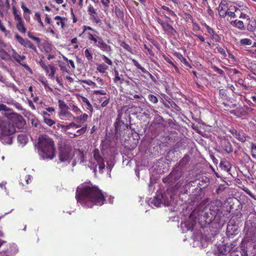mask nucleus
<instances>
[{
  "label": "nucleus",
  "instance_id": "412c9836",
  "mask_svg": "<svg viewBox=\"0 0 256 256\" xmlns=\"http://www.w3.org/2000/svg\"><path fill=\"white\" fill-rule=\"evenodd\" d=\"M88 115L84 113L80 114L78 116H74V120L76 122L84 123L87 121Z\"/></svg>",
  "mask_w": 256,
  "mask_h": 256
},
{
  "label": "nucleus",
  "instance_id": "2f4dec72",
  "mask_svg": "<svg viewBox=\"0 0 256 256\" xmlns=\"http://www.w3.org/2000/svg\"><path fill=\"white\" fill-rule=\"evenodd\" d=\"M6 44L0 40V53L1 54V57L2 58H4V56H7V52L4 50V48H6Z\"/></svg>",
  "mask_w": 256,
  "mask_h": 256
},
{
  "label": "nucleus",
  "instance_id": "dca6fc26",
  "mask_svg": "<svg viewBox=\"0 0 256 256\" xmlns=\"http://www.w3.org/2000/svg\"><path fill=\"white\" fill-rule=\"evenodd\" d=\"M182 176L181 170H174L168 176V180L170 182H174L178 180Z\"/></svg>",
  "mask_w": 256,
  "mask_h": 256
},
{
  "label": "nucleus",
  "instance_id": "e433bc0d",
  "mask_svg": "<svg viewBox=\"0 0 256 256\" xmlns=\"http://www.w3.org/2000/svg\"><path fill=\"white\" fill-rule=\"evenodd\" d=\"M15 38L16 40L22 46H25L26 44V42H28V39H24L22 36H19L18 34H16L15 35Z\"/></svg>",
  "mask_w": 256,
  "mask_h": 256
},
{
  "label": "nucleus",
  "instance_id": "79ce46f5",
  "mask_svg": "<svg viewBox=\"0 0 256 256\" xmlns=\"http://www.w3.org/2000/svg\"><path fill=\"white\" fill-rule=\"evenodd\" d=\"M84 56L86 59L88 60H91L93 58V56L92 53L90 52V51L89 50V49L86 48L84 52Z\"/></svg>",
  "mask_w": 256,
  "mask_h": 256
},
{
  "label": "nucleus",
  "instance_id": "ea45409f",
  "mask_svg": "<svg viewBox=\"0 0 256 256\" xmlns=\"http://www.w3.org/2000/svg\"><path fill=\"white\" fill-rule=\"evenodd\" d=\"M13 10V14L14 17V20L18 22L22 20L20 14H18V10L14 6L12 8Z\"/></svg>",
  "mask_w": 256,
  "mask_h": 256
},
{
  "label": "nucleus",
  "instance_id": "cd10ccee",
  "mask_svg": "<svg viewBox=\"0 0 256 256\" xmlns=\"http://www.w3.org/2000/svg\"><path fill=\"white\" fill-rule=\"evenodd\" d=\"M220 166L222 170L226 172H229L230 170V164L227 161L221 162Z\"/></svg>",
  "mask_w": 256,
  "mask_h": 256
},
{
  "label": "nucleus",
  "instance_id": "72a5a7b5",
  "mask_svg": "<svg viewBox=\"0 0 256 256\" xmlns=\"http://www.w3.org/2000/svg\"><path fill=\"white\" fill-rule=\"evenodd\" d=\"M58 106L60 108V110H66L69 109V107L66 104L64 101L62 100H58Z\"/></svg>",
  "mask_w": 256,
  "mask_h": 256
},
{
  "label": "nucleus",
  "instance_id": "c85d7f7f",
  "mask_svg": "<svg viewBox=\"0 0 256 256\" xmlns=\"http://www.w3.org/2000/svg\"><path fill=\"white\" fill-rule=\"evenodd\" d=\"M81 98L82 102L86 104L87 110L92 112L94 110L93 107L88 100L83 96H81Z\"/></svg>",
  "mask_w": 256,
  "mask_h": 256
},
{
  "label": "nucleus",
  "instance_id": "9b49d317",
  "mask_svg": "<svg viewBox=\"0 0 256 256\" xmlns=\"http://www.w3.org/2000/svg\"><path fill=\"white\" fill-rule=\"evenodd\" d=\"M12 57L21 66L24 67L27 70L30 71L31 70L30 67L25 63L22 62L20 61L23 60L26 58V56H20V55L14 49L12 48Z\"/></svg>",
  "mask_w": 256,
  "mask_h": 256
},
{
  "label": "nucleus",
  "instance_id": "f3484780",
  "mask_svg": "<svg viewBox=\"0 0 256 256\" xmlns=\"http://www.w3.org/2000/svg\"><path fill=\"white\" fill-rule=\"evenodd\" d=\"M58 116L60 118L64 120H74V116L72 114L71 112L68 111V110H60L58 113Z\"/></svg>",
  "mask_w": 256,
  "mask_h": 256
},
{
  "label": "nucleus",
  "instance_id": "3c124183",
  "mask_svg": "<svg viewBox=\"0 0 256 256\" xmlns=\"http://www.w3.org/2000/svg\"><path fill=\"white\" fill-rule=\"evenodd\" d=\"M236 12H234V10H229L228 8V10L226 13V16H228L232 18H234L236 17V14H235Z\"/></svg>",
  "mask_w": 256,
  "mask_h": 256
},
{
  "label": "nucleus",
  "instance_id": "603ef678",
  "mask_svg": "<svg viewBox=\"0 0 256 256\" xmlns=\"http://www.w3.org/2000/svg\"><path fill=\"white\" fill-rule=\"evenodd\" d=\"M28 36L29 38H31L32 40H34L36 42L39 44L40 42V38L34 36L32 35V34L30 32H28Z\"/></svg>",
  "mask_w": 256,
  "mask_h": 256
},
{
  "label": "nucleus",
  "instance_id": "f704fd0d",
  "mask_svg": "<svg viewBox=\"0 0 256 256\" xmlns=\"http://www.w3.org/2000/svg\"><path fill=\"white\" fill-rule=\"evenodd\" d=\"M15 38L16 40L22 46H25L26 44V42H28V39H24L22 36H19L18 34H16L15 35Z\"/></svg>",
  "mask_w": 256,
  "mask_h": 256
},
{
  "label": "nucleus",
  "instance_id": "864d4df0",
  "mask_svg": "<svg viewBox=\"0 0 256 256\" xmlns=\"http://www.w3.org/2000/svg\"><path fill=\"white\" fill-rule=\"evenodd\" d=\"M120 46L124 48L126 50L131 52L132 49L129 44H127L124 42H122L120 43Z\"/></svg>",
  "mask_w": 256,
  "mask_h": 256
},
{
  "label": "nucleus",
  "instance_id": "f03ea898",
  "mask_svg": "<svg viewBox=\"0 0 256 256\" xmlns=\"http://www.w3.org/2000/svg\"><path fill=\"white\" fill-rule=\"evenodd\" d=\"M38 153L43 159L52 160L55 156L54 141L46 135L39 136L38 142Z\"/></svg>",
  "mask_w": 256,
  "mask_h": 256
},
{
  "label": "nucleus",
  "instance_id": "a878e982",
  "mask_svg": "<svg viewBox=\"0 0 256 256\" xmlns=\"http://www.w3.org/2000/svg\"><path fill=\"white\" fill-rule=\"evenodd\" d=\"M175 56L180 60L182 62L184 63L186 66H188L190 68H192L191 65L188 63L186 58H184L180 53L176 52Z\"/></svg>",
  "mask_w": 256,
  "mask_h": 256
},
{
  "label": "nucleus",
  "instance_id": "2eb2a0df",
  "mask_svg": "<svg viewBox=\"0 0 256 256\" xmlns=\"http://www.w3.org/2000/svg\"><path fill=\"white\" fill-rule=\"evenodd\" d=\"M88 12L90 16V18L94 22H96V24L100 22V20L98 16L96 10L91 4H90L88 6Z\"/></svg>",
  "mask_w": 256,
  "mask_h": 256
},
{
  "label": "nucleus",
  "instance_id": "338daca9",
  "mask_svg": "<svg viewBox=\"0 0 256 256\" xmlns=\"http://www.w3.org/2000/svg\"><path fill=\"white\" fill-rule=\"evenodd\" d=\"M86 126H85L82 127L80 129L78 130L76 132L78 134H82L86 132Z\"/></svg>",
  "mask_w": 256,
  "mask_h": 256
},
{
  "label": "nucleus",
  "instance_id": "e2e57ef3",
  "mask_svg": "<svg viewBox=\"0 0 256 256\" xmlns=\"http://www.w3.org/2000/svg\"><path fill=\"white\" fill-rule=\"evenodd\" d=\"M80 84H86L87 85H88V86H92V84H93V82H92L91 80H80Z\"/></svg>",
  "mask_w": 256,
  "mask_h": 256
},
{
  "label": "nucleus",
  "instance_id": "6ab92c4d",
  "mask_svg": "<svg viewBox=\"0 0 256 256\" xmlns=\"http://www.w3.org/2000/svg\"><path fill=\"white\" fill-rule=\"evenodd\" d=\"M229 10H234V12H248V8L244 4H236V6H230L228 7Z\"/></svg>",
  "mask_w": 256,
  "mask_h": 256
},
{
  "label": "nucleus",
  "instance_id": "4be33fe9",
  "mask_svg": "<svg viewBox=\"0 0 256 256\" xmlns=\"http://www.w3.org/2000/svg\"><path fill=\"white\" fill-rule=\"evenodd\" d=\"M256 29V22L254 19L248 20L247 25V30L250 32H254Z\"/></svg>",
  "mask_w": 256,
  "mask_h": 256
},
{
  "label": "nucleus",
  "instance_id": "aec40b11",
  "mask_svg": "<svg viewBox=\"0 0 256 256\" xmlns=\"http://www.w3.org/2000/svg\"><path fill=\"white\" fill-rule=\"evenodd\" d=\"M222 144L224 150L228 154L232 152L233 148L230 142L228 140H224L222 141Z\"/></svg>",
  "mask_w": 256,
  "mask_h": 256
},
{
  "label": "nucleus",
  "instance_id": "de8ad7c7",
  "mask_svg": "<svg viewBox=\"0 0 256 256\" xmlns=\"http://www.w3.org/2000/svg\"><path fill=\"white\" fill-rule=\"evenodd\" d=\"M148 100L153 104H156L158 102V98L152 94H150L148 96Z\"/></svg>",
  "mask_w": 256,
  "mask_h": 256
},
{
  "label": "nucleus",
  "instance_id": "5701e85b",
  "mask_svg": "<svg viewBox=\"0 0 256 256\" xmlns=\"http://www.w3.org/2000/svg\"><path fill=\"white\" fill-rule=\"evenodd\" d=\"M231 24L233 26L238 28L240 30H244V25L242 21L236 20L231 22Z\"/></svg>",
  "mask_w": 256,
  "mask_h": 256
},
{
  "label": "nucleus",
  "instance_id": "13d9d810",
  "mask_svg": "<svg viewBox=\"0 0 256 256\" xmlns=\"http://www.w3.org/2000/svg\"><path fill=\"white\" fill-rule=\"evenodd\" d=\"M216 49L218 52H220L224 57L225 58L226 56V54L224 48L218 46L216 47Z\"/></svg>",
  "mask_w": 256,
  "mask_h": 256
},
{
  "label": "nucleus",
  "instance_id": "1a4fd4ad",
  "mask_svg": "<svg viewBox=\"0 0 256 256\" xmlns=\"http://www.w3.org/2000/svg\"><path fill=\"white\" fill-rule=\"evenodd\" d=\"M226 233L228 238L232 237L238 233V226L232 220H230L228 224Z\"/></svg>",
  "mask_w": 256,
  "mask_h": 256
},
{
  "label": "nucleus",
  "instance_id": "ddd939ff",
  "mask_svg": "<svg viewBox=\"0 0 256 256\" xmlns=\"http://www.w3.org/2000/svg\"><path fill=\"white\" fill-rule=\"evenodd\" d=\"M40 66L43 68V69L45 70L46 74H48L49 72V69L50 70V73L48 74V77L52 79L54 78V76L56 72V68L53 64H50L48 66H47L45 62L40 60L39 62Z\"/></svg>",
  "mask_w": 256,
  "mask_h": 256
},
{
  "label": "nucleus",
  "instance_id": "393cba45",
  "mask_svg": "<svg viewBox=\"0 0 256 256\" xmlns=\"http://www.w3.org/2000/svg\"><path fill=\"white\" fill-rule=\"evenodd\" d=\"M3 102L8 104L14 106L18 108H20V107H21L19 103L15 102L13 99L11 98H4Z\"/></svg>",
  "mask_w": 256,
  "mask_h": 256
},
{
  "label": "nucleus",
  "instance_id": "a211bd4d",
  "mask_svg": "<svg viewBox=\"0 0 256 256\" xmlns=\"http://www.w3.org/2000/svg\"><path fill=\"white\" fill-rule=\"evenodd\" d=\"M196 220L193 218V214H191L188 218L184 222L183 224L188 230H192L196 224Z\"/></svg>",
  "mask_w": 256,
  "mask_h": 256
},
{
  "label": "nucleus",
  "instance_id": "b1692460",
  "mask_svg": "<svg viewBox=\"0 0 256 256\" xmlns=\"http://www.w3.org/2000/svg\"><path fill=\"white\" fill-rule=\"evenodd\" d=\"M163 30L168 34H174L176 32V30L172 26L166 23L162 28Z\"/></svg>",
  "mask_w": 256,
  "mask_h": 256
},
{
  "label": "nucleus",
  "instance_id": "4468645a",
  "mask_svg": "<svg viewBox=\"0 0 256 256\" xmlns=\"http://www.w3.org/2000/svg\"><path fill=\"white\" fill-rule=\"evenodd\" d=\"M229 6L226 0H222L218 7V14L220 17L224 18L226 17V13L228 10Z\"/></svg>",
  "mask_w": 256,
  "mask_h": 256
},
{
  "label": "nucleus",
  "instance_id": "a18cd8bd",
  "mask_svg": "<svg viewBox=\"0 0 256 256\" xmlns=\"http://www.w3.org/2000/svg\"><path fill=\"white\" fill-rule=\"evenodd\" d=\"M0 111L8 112V114L12 113V110L2 104H0Z\"/></svg>",
  "mask_w": 256,
  "mask_h": 256
},
{
  "label": "nucleus",
  "instance_id": "69168bd1",
  "mask_svg": "<svg viewBox=\"0 0 256 256\" xmlns=\"http://www.w3.org/2000/svg\"><path fill=\"white\" fill-rule=\"evenodd\" d=\"M94 94H101V95H106V92L102 90H96L93 92Z\"/></svg>",
  "mask_w": 256,
  "mask_h": 256
},
{
  "label": "nucleus",
  "instance_id": "7c9ffc66",
  "mask_svg": "<svg viewBox=\"0 0 256 256\" xmlns=\"http://www.w3.org/2000/svg\"><path fill=\"white\" fill-rule=\"evenodd\" d=\"M18 140L22 146H24L27 143L28 138L26 136L21 134L18 136Z\"/></svg>",
  "mask_w": 256,
  "mask_h": 256
},
{
  "label": "nucleus",
  "instance_id": "8fccbe9b",
  "mask_svg": "<svg viewBox=\"0 0 256 256\" xmlns=\"http://www.w3.org/2000/svg\"><path fill=\"white\" fill-rule=\"evenodd\" d=\"M34 17L35 20L38 21V22L40 24L41 27L44 28V25L42 22L41 20L40 14L38 12H36L35 14Z\"/></svg>",
  "mask_w": 256,
  "mask_h": 256
},
{
  "label": "nucleus",
  "instance_id": "58836bf2",
  "mask_svg": "<svg viewBox=\"0 0 256 256\" xmlns=\"http://www.w3.org/2000/svg\"><path fill=\"white\" fill-rule=\"evenodd\" d=\"M114 82L115 83H117L118 81H120V83L122 84L124 80L121 79L120 76L117 70H114Z\"/></svg>",
  "mask_w": 256,
  "mask_h": 256
},
{
  "label": "nucleus",
  "instance_id": "f257e3e1",
  "mask_svg": "<svg viewBox=\"0 0 256 256\" xmlns=\"http://www.w3.org/2000/svg\"><path fill=\"white\" fill-rule=\"evenodd\" d=\"M76 199L82 206L92 208L94 205L101 206L106 201V196L96 186L84 184L78 187Z\"/></svg>",
  "mask_w": 256,
  "mask_h": 256
},
{
  "label": "nucleus",
  "instance_id": "37998d69",
  "mask_svg": "<svg viewBox=\"0 0 256 256\" xmlns=\"http://www.w3.org/2000/svg\"><path fill=\"white\" fill-rule=\"evenodd\" d=\"M130 96H132L134 98L138 99L142 103H144L146 102V98L142 94H130Z\"/></svg>",
  "mask_w": 256,
  "mask_h": 256
},
{
  "label": "nucleus",
  "instance_id": "c756f323",
  "mask_svg": "<svg viewBox=\"0 0 256 256\" xmlns=\"http://www.w3.org/2000/svg\"><path fill=\"white\" fill-rule=\"evenodd\" d=\"M16 28L19 32L22 34H25L26 32V28L22 20L18 22L16 24Z\"/></svg>",
  "mask_w": 256,
  "mask_h": 256
},
{
  "label": "nucleus",
  "instance_id": "052dcab7",
  "mask_svg": "<svg viewBox=\"0 0 256 256\" xmlns=\"http://www.w3.org/2000/svg\"><path fill=\"white\" fill-rule=\"evenodd\" d=\"M204 26L206 28L208 32L212 36L215 32L214 30L206 24H204Z\"/></svg>",
  "mask_w": 256,
  "mask_h": 256
},
{
  "label": "nucleus",
  "instance_id": "5fc2aeb1",
  "mask_svg": "<svg viewBox=\"0 0 256 256\" xmlns=\"http://www.w3.org/2000/svg\"><path fill=\"white\" fill-rule=\"evenodd\" d=\"M242 190L246 192L248 196H250L252 198L256 200V198L252 194V192L246 187H244L242 188Z\"/></svg>",
  "mask_w": 256,
  "mask_h": 256
},
{
  "label": "nucleus",
  "instance_id": "680f3d73",
  "mask_svg": "<svg viewBox=\"0 0 256 256\" xmlns=\"http://www.w3.org/2000/svg\"><path fill=\"white\" fill-rule=\"evenodd\" d=\"M246 12H243L240 14L239 18H240L246 19L248 20H250V16L246 14Z\"/></svg>",
  "mask_w": 256,
  "mask_h": 256
},
{
  "label": "nucleus",
  "instance_id": "39448f33",
  "mask_svg": "<svg viewBox=\"0 0 256 256\" xmlns=\"http://www.w3.org/2000/svg\"><path fill=\"white\" fill-rule=\"evenodd\" d=\"M172 197L169 192H164L163 194H157L150 202L152 204L156 207H158L162 204L165 206L170 205Z\"/></svg>",
  "mask_w": 256,
  "mask_h": 256
},
{
  "label": "nucleus",
  "instance_id": "7ed1b4c3",
  "mask_svg": "<svg viewBox=\"0 0 256 256\" xmlns=\"http://www.w3.org/2000/svg\"><path fill=\"white\" fill-rule=\"evenodd\" d=\"M220 202L218 200L211 202L200 212L198 216H203L206 222H212L220 210Z\"/></svg>",
  "mask_w": 256,
  "mask_h": 256
},
{
  "label": "nucleus",
  "instance_id": "0eeeda50",
  "mask_svg": "<svg viewBox=\"0 0 256 256\" xmlns=\"http://www.w3.org/2000/svg\"><path fill=\"white\" fill-rule=\"evenodd\" d=\"M16 132L14 124L9 122H2L0 134L2 136H10Z\"/></svg>",
  "mask_w": 256,
  "mask_h": 256
},
{
  "label": "nucleus",
  "instance_id": "49530a36",
  "mask_svg": "<svg viewBox=\"0 0 256 256\" xmlns=\"http://www.w3.org/2000/svg\"><path fill=\"white\" fill-rule=\"evenodd\" d=\"M44 122L49 126H52L56 124V122L51 118H46L44 119Z\"/></svg>",
  "mask_w": 256,
  "mask_h": 256
},
{
  "label": "nucleus",
  "instance_id": "4c0bfd02",
  "mask_svg": "<svg viewBox=\"0 0 256 256\" xmlns=\"http://www.w3.org/2000/svg\"><path fill=\"white\" fill-rule=\"evenodd\" d=\"M71 108L72 111L74 112L76 115H78L80 114L82 112L80 108H78L74 104H70L69 108Z\"/></svg>",
  "mask_w": 256,
  "mask_h": 256
},
{
  "label": "nucleus",
  "instance_id": "9d476101",
  "mask_svg": "<svg viewBox=\"0 0 256 256\" xmlns=\"http://www.w3.org/2000/svg\"><path fill=\"white\" fill-rule=\"evenodd\" d=\"M232 136L240 142H244L246 140V134L242 130L232 128L229 130Z\"/></svg>",
  "mask_w": 256,
  "mask_h": 256
},
{
  "label": "nucleus",
  "instance_id": "774afa93",
  "mask_svg": "<svg viewBox=\"0 0 256 256\" xmlns=\"http://www.w3.org/2000/svg\"><path fill=\"white\" fill-rule=\"evenodd\" d=\"M104 98H105V100L104 102H102V103L101 104V106L102 108L106 106L109 103V98L106 96L104 97Z\"/></svg>",
  "mask_w": 256,
  "mask_h": 256
},
{
  "label": "nucleus",
  "instance_id": "6e6552de",
  "mask_svg": "<svg viewBox=\"0 0 256 256\" xmlns=\"http://www.w3.org/2000/svg\"><path fill=\"white\" fill-rule=\"evenodd\" d=\"M244 230L246 232V238H248L249 240L253 242L256 241V227L252 226L250 227L249 226L248 222L246 224Z\"/></svg>",
  "mask_w": 256,
  "mask_h": 256
},
{
  "label": "nucleus",
  "instance_id": "bf43d9fd",
  "mask_svg": "<svg viewBox=\"0 0 256 256\" xmlns=\"http://www.w3.org/2000/svg\"><path fill=\"white\" fill-rule=\"evenodd\" d=\"M213 69L214 70L215 72H218L219 74L222 76H224V72L222 69H220L216 66L213 67Z\"/></svg>",
  "mask_w": 256,
  "mask_h": 256
},
{
  "label": "nucleus",
  "instance_id": "0e129e2a",
  "mask_svg": "<svg viewBox=\"0 0 256 256\" xmlns=\"http://www.w3.org/2000/svg\"><path fill=\"white\" fill-rule=\"evenodd\" d=\"M88 38L91 41L94 42V44L98 41V38H96L92 34L88 33Z\"/></svg>",
  "mask_w": 256,
  "mask_h": 256
},
{
  "label": "nucleus",
  "instance_id": "473e14b6",
  "mask_svg": "<svg viewBox=\"0 0 256 256\" xmlns=\"http://www.w3.org/2000/svg\"><path fill=\"white\" fill-rule=\"evenodd\" d=\"M108 66L104 64H99L97 66L96 70L100 73H104L107 70H108Z\"/></svg>",
  "mask_w": 256,
  "mask_h": 256
},
{
  "label": "nucleus",
  "instance_id": "20e7f679",
  "mask_svg": "<svg viewBox=\"0 0 256 256\" xmlns=\"http://www.w3.org/2000/svg\"><path fill=\"white\" fill-rule=\"evenodd\" d=\"M94 158L89 160L88 166L94 170V172L96 171L97 166H98L100 172H102L105 167L104 160L102 156L100 150L95 148L93 151Z\"/></svg>",
  "mask_w": 256,
  "mask_h": 256
},
{
  "label": "nucleus",
  "instance_id": "09e8293b",
  "mask_svg": "<svg viewBox=\"0 0 256 256\" xmlns=\"http://www.w3.org/2000/svg\"><path fill=\"white\" fill-rule=\"evenodd\" d=\"M26 44L25 47L28 48L32 50L34 52H36L37 50L36 48V46L33 44L29 40H28V42H26Z\"/></svg>",
  "mask_w": 256,
  "mask_h": 256
},
{
  "label": "nucleus",
  "instance_id": "a19ab883",
  "mask_svg": "<svg viewBox=\"0 0 256 256\" xmlns=\"http://www.w3.org/2000/svg\"><path fill=\"white\" fill-rule=\"evenodd\" d=\"M54 20H56V24L58 26H60L62 28H63L64 26V22L63 18L60 16H56L54 17Z\"/></svg>",
  "mask_w": 256,
  "mask_h": 256
},
{
  "label": "nucleus",
  "instance_id": "423d86ee",
  "mask_svg": "<svg viewBox=\"0 0 256 256\" xmlns=\"http://www.w3.org/2000/svg\"><path fill=\"white\" fill-rule=\"evenodd\" d=\"M73 154L72 153V149L68 146H62L60 148L59 160L60 162H70L72 159Z\"/></svg>",
  "mask_w": 256,
  "mask_h": 256
},
{
  "label": "nucleus",
  "instance_id": "6e6d98bb",
  "mask_svg": "<svg viewBox=\"0 0 256 256\" xmlns=\"http://www.w3.org/2000/svg\"><path fill=\"white\" fill-rule=\"evenodd\" d=\"M211 36L212 39L216 42H220L221 40L220 37L216 32H214Z\"/></svg>",
  "mask_w": 256,
  "mask_h": 256
},
{
  "label": "nucleus",
  "instance_id": "f8f14e48",
  "mask_svg": "<svg viewBox=\"0 0 256 256\" xmlns=\"http://www.w3.org/2000/svg\"><path fill=\"white\" fill-rule=\"evenodd\" d=\"M94 46L98 48L103 52H106L108 54L111 53V46L109 45H108L100 37L98 38V41L94 44Z\"/></svg>",
  "mask_w": 256,
  "mask_h": 256
},
{
  "label": "nucleus",
  "instance_id": "4d7b16f0",
  "mask_svg": "<svg viewBox=\"0 0 256 256\" xmlns=\"http://www.w3.org/2000/svg\"><path fill=\"white\" fill-rule=\"evenodd\" d=\"M102 60L104 61V62L106 64H108L110 66H112V61L110 58H108V57H106V56L102 55Z\"/></svg>",
  "mask_w": 256,
  "mask_h": 256
},
{
  "label": "nucleus",
  "instance_id": "c9c22d12",
  "mask_svg": "<svg viewBox=\"0 0 256 256\" xmlns=\"http://www.w3.org/2000/svg\"><path fill=\"white\" fill-rule=\"evenodd\" d=\"M15 38L16 40L22 46H25L26 44V42H28V39H24L22 36H19L18 34H16L15 35Z\"/></svg>",
  "mask_w": 256,
  "mask_h": 256
},
{
  "label": "nucleus",
  "instance_id": "bb28decb",
  "mask_svg": "<svg viewBox=\"0 0 256 256\" xmlns=\"http://www.w3.org/2000/svg\"><path fill=\"white\" fill-rule=\"evenodd\" d=\"M132 62L134 65L138 69L140 70L142 72L146 74H148L150 75V76H152V75L148 71L146 70L144 67L142 66L138 62L134 59L132 60Z\"/></svg>",
  "mask_w": 256,
  "mask_h": 256
},
{
  "label": "nucleus",
  "instance_id": "c03bdc74",
  "mask_svg": "<svg viewBox=\"0 0 256 256\" xmlns=\"http://www.w3.org/2000/svg\"><path fill=\"white\" fill-rule=\"evenodd\" d=\"M240 44L243 46H245V45L250 46V45L252 44V40H250L249 38H242L240 40Z\"/></svg>",
  "mask_w": 256,
  "mask_h": 256
}]
</instances>
